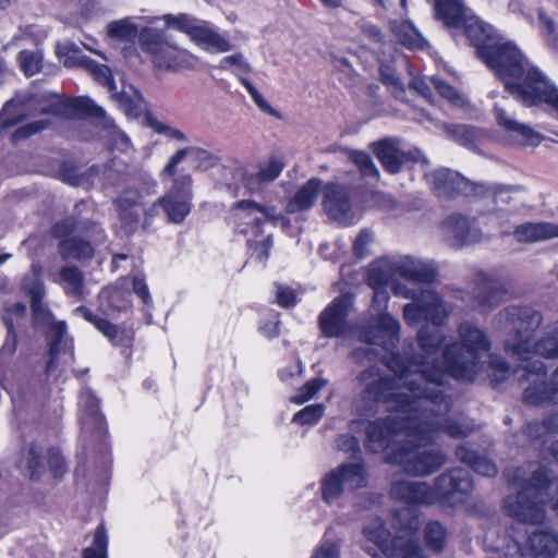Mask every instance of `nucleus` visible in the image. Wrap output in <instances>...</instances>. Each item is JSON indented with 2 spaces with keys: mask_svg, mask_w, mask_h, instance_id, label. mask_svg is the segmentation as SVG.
Segmentation results:
<instances>
[{
  "mask_svg": "<svg viewBox=\"0 0 558 558\" xmlns=\"http://www.w3.org/2000/svg\"><path fill=\"white\" fill-rule=\"evenodd\" d=\"M424 374L407 381L411 393L395 391L393 381L380 377L374 367H369L362 379L371 380L367 384L369 398L385 400L391 409L416 414V422L410 426V436L418 445L433 444L440 432L454 439L470 436L475 430L473 421L447 417L453 404L450 381H446L439 371Z\"/></svg>",
  "mask_w": 558,
  "mask_h": 558,
  "instance_id": "1",
  "label": "nucleus"
},
{
  "mask_svg": "<svg viewBox=\"0 0 558 558\" xmlns=\"http://www.w3.org/2000/svg\"><path fill=\"white\" fill-rule=\"evenodd\" d=\"M543 323L541 312L530 307L509 306L500 311L495 318V326L505 335L506 351L520 362V381H529L523 399L526 403L541 405L558 403V366L549 381H545L546 366L534 355L558 359V322L548 325L543 336L532 342L530 336Z\"/></svg>",
  "mask_w": 558,
  "mask_h": 558,
  "instance_id": "2",
  "label": "nucleus"
},
{
  "mask_svg": "<svg viewBox=\"0 0 558 558\" xmlns=\"http://www.w3.org/2000/svg\"><path fill=\"white\" fill-rule=\"evenodd\" d=\"M446 336L438 329V326H423L417 332V342L422 353H415L411 356L391 352L386 360L387 367L397 375V378L389 375H383L378 366L380 377H388L393 381L395 391L411 393L407 381L416 378L417 375L425 373H434L439 371L444 375V379L449 381L451 378L445 366V360L439 361L438 353L445 348Z\"/></svg>",
  "mask_w": 558,
  "mask_h": 558,
  "instance_id": "3",
  "label": "nucleus"
},
{
  "mask_svg": "<svg viewBox=\"0 0 558 558\" xmlns=\"http://www.w3.org/2000/svg\"><path fill=\"white\" fill-rule=\"evenodd\" d=\"M510 482L518 488L514 496L505 500L507 513L520 522L539 524L545 519V504L550 498V489L558 484L549 481L548 474L542 468L533 471L530 478H525L522 470H515Z\"/></svg>",
  "mask_w": 558,
  "mask_h": 558,
  "instance_id": "4",
  "label": "nucleus"
},
{
  "mask_svg": "<svg viewBox=\"0 0 558 558\" xmlns=\"http://www.w3.org/2000/svg\"><path fill=\"white\" fill-rule=\"evenodd\" d=\"M22 289L31 298L34 326L49 329L47 335L49 360L45 372L50 374L56 367V359L60 353H72V340L68 337L65 322H56L50 308L44 302L46 291L39 270L32 268L23 279Z\"/></svg>",
  "mask_w": 558,
  "mask_h": 558,
  "instance_id": "5",
  "label": "nucleus"
},
{
  "mask_svg": "<svg viewBox=\"0 0 558 558\" xmlns=\"http://www.w3.org/2000/svg\"><path fill=\"white\" fill-rule=\"evenodd\" d=\"M458 335L460 341L446 344L441 357L452 378L472 381L480 371L482 354L490 349V340L483 329L471 322L461 323Z\"/></svg>",
  "mask_w": 558,
  "mask_h": 558,
  "instance_id": "6",
  "label": "nucleus"
},
{
  "mask_svg": "<svg viewBox=\"0 0 558 558\" xmlns=\"http://www.w3.org/2000/svg\"><path fill=\"white\" fill-rule=\"evenodd\" d=\"M364 369L359 375V380L364 385L362 390L363 398L368 401L381 402L387 407V410L391 412H400L403 416L399 417H386L383 420H376L367 422L365 426L366 444L365 447L371 452L377 453L389 448L392 444L398 442L402 446L404 442H416L413 437L410 436L411 425L416 422V414L402 409H391L387 401L381 399L369 398L367 393V384L369 379H362V375L368 369Z\"/></svg>",
  "mask_w": 558,
  "mask_h": 558,
  "instance_id": "7",
  "label": "nucleus"
},
{
  "mask_svg": "<svg viewBox=\"0 0 558 558\" xmlns=\"http://www.w3.org/2000/svg\"><path fill=\"white\" fill-rule=\"evenodd\" d=\"M512 80L506 81L505 89L526 107L548 105L558 118V88L545 73L527 61L524 66L508 71Z\"/></svg>",
  "mask_w": 558,
  "mask_h": 558,
  "instance_id": "8",
  "label": "nucleus"
},
{
  "mask_svg": "<svg viewBox=\"0 0 558 558\" xmlns=\"http://www.w3.org/2000/svg\"><path fill=\"white\" fill-rule=\"evenodd\" d=\"M416 529L417 521L412 518L408 522L404 534L391 538L384 521L374 519L363 529L365 538V543L362 545L363 549L375 558L378 557L379 551L387 557L422 558L423 550L414 533Z\"/></svg>",
  "mask_w": 558,
  "mask_h": 558,
  "instance_id": "9",
  "label": "nucleus"
},
{
  "mask_svg": "<svg viewBox=\"0 0 558 558\" xmlns=\"http://www.w3.org/2000/svg\"><path fill=\"white\" fill-rule=\"evenodd\" d=\"M53 235L63 238L59 252L63 259H87L94 254L93 242H101L104 232L100 226L89 220L64 219L53 226Z\"/></svg>",
  "mask_w": 558,
  "mask_h": 558,
  "instance_id": "10",
  "label": "nucleus"
},
{
  "mask_svg": "<svg viewBox=\"0 0 558 558\" xmlns=\"http://www.w3.org/2000/svg\"><path fill=\"white\" fill-rule=\"evenodd\" d=\"M395 294L413 300L412 303L403 306V319L411 327L417 326L422 322L441 326L449 316L450 306L434 290L417 291L405 284H398L395 287Z\"/></svg>",
  "mask_w": 558,
  "mask_h": 558,
  "instance_id": "11",
  "label": "nucleus"
},
{
  "mask_svg": "<svg viewBox=\"0 0 558 558\" xmlns=\"http://www.w3.org/2000/svg\"><path fill=\"white\" fill-rule=\"evenodd\" d=\"M416 442H404L392 450L388 462L401 465L407 474L412 476H428L438 471L447 461V457L439 450H417L422 447Z\"/></svg>",
  "mask_w": 558,
  "mask_h": 558,
  "instance_id": "12",
  "label": "nucleus"
},
{
  "mask_svg": "<svg viewBox=\"0 0 558 558\" xmlns=\"http://www.w3.org/2000/svg\"><path fill=\"white\" fill-rule=\"evenodd\" d=\"M49 97L58 98L59 96L58 94L16 95L5 102L0 112V129L10 128L35 112L59 114L61 111L59 104H45Z\"/></svg>",
  "mask_w": 558,
  "mask_h": 558,
  "instance_id": "13",
  "label": "nucleus"
},
{
  "mask_svg": "<svg viewBox=\"0 0 558 558\" xmlns=\"http://www.w3.org/2000/svg\"><path fill=\"white\" fill-rule=\"evenodd\" d=\"M425 178L439 197H452L459 194L465 196L486 195L488 187L482 182H472L459 172L448 168H440L426 173Z\"/></svg>",
  "mask_w": 558,
  "mask_h": 558,
  "instance_id": "14",
  "label": "nucleus"
},
{
  "mask_svg": "<svg viewBox=\"0 0 558 558\" xmlns=\"http://www.w3.org/2000/svg\"><path fill=\"white\" fill-rule=\"evenodd\" d=\"M473 489L470 473L462 468L442 472L434 480L432 487L433 504L440 500L450 505L462 504Z\"/></svg>",
  "mask_w": 558,
  "mask_h": 558,
  "instance_id": "15",
  "label": "nucleus"
},
{
  "mask_svg": "<svg viewBox=\"0 0 558 558\" xmlns=\"http://www.w3.org/2000/svg\"><path fill=\"white\" fill-rule=\"evenodd\" d=\"M365 485L366 474L363 463H343L323 478L322 497L327 504H331L340 497L345 488L357 489Z\"/></svg>",
  "mask_w": 558,
  "mask_h": 558,
  "instance_id": "16",
  "label": "nucleus"
},
{
  "mask_svg": "<svg viewBox=\"0 0 558 558\" xmlns=\"http://www.w3.org/2000/svg\"><path fill=\"white\" fill-rule=\"evenodd\" d=\"M441 230L444 241L456 250L480 244L485 238L477 220L462 214L448 216L442 222Z\"/></svg>",
  "mask_w": 558,
  "mask_h": 558,
  "instance_id": "17",
  "label": "nucleus"
},
{
  "mask_svg": "<svg viewBox=\"0 0 558 558\" xmlns=\"http://www.w3.org/2000/svg\"><path fill=\"white\" fill-rule=\"evenodd\" d=\"M478 57L504 82L512 80L508 71L517 66L521 68L529 61L512 43L494 44L482 47Z\"/></svg>",
  "mask_w": 558,
  "mask_h": 558,
  "instance_id": "18",
  "label": "nucleus"
},
{
  "mask_svg": "<svg viewBox=\"0 0 558 558\" xmlns=\"http://www.w3.org/2000/svg\"><path fill=\"white\" fill-rule=\"evenodd\" d=\"M192 178L180 175L172 182L169 191L158 199L169 221L180 223L191 210Z\"/></svg>",
  "mask_w": 558,
  "mask_h": 558,
  "instance_id": "19",
  "label": "nucleus"
},
{
  "mask_svg": "<svg viewBox=\"0 0 558 558\" xmlns=\"http://www.w3.org/2000/svg\"><path fill=\"white\" fill-rule=\"evenodd\" d=\"M323 194V206L330 219L343 226L352 225L359 219L348 187L328 183L324 186Z\"/></svg>",
  "mask_w": 558,
  "mask_h": 558,
  "instance_id": "20",
  "label": "nucleus"
},
{
  "mask_svg": "<svg viewBox=\"0 0 558 558\" xmlns=\"http://www.w3.org/2000/svg\"><path fill=\"white\" fill-rule=\"evenodd\" d=\"M27 466L33 480H38L47 469L56 478L61 477L66 471L64 459L58 449L45 450L38 445L31 446L27 453Z\"/></svg>",
  "mask_w": 558,
  "mask_h": 558,
  "instance_id": "21",
  "label": "nucleus"
},
{
  "mask_svg": "<svg viewBox=\"0 0 558 558\" xmlns=\"http://www.w3.org/2000/svg\"><path fill=\"white\" fill-rule=\"evenodd\" d=\"M397 274L409 282L432 283L437 275V265L433 259L421 258L414 255L395 257Z\"/></svg>",
  "mask_w": 558,
  "mask_h": 558,
  "instance_id": "22",
  "label": "nucleus"
},
{
  "mask_svg": "<svg viewBox=\"0 0 558 558\" xmlns=\"http://www.w3.org/2000/svg\"><path fill=\"white\" fill-rule=\"evenodd\" d=\"M349 299L336 298L319 315V327L326 337H339L348 329Z\"/></svg>",
  "mask_w": 558,
  "mask_h": 558,
  "instance_id": "23",
  "label": "nucleus"
},
{
  "mask_svg": "<svg viewBox=\"0 0 558 558\" xmlns=\"http://www.w3.org/2000/svg\"><path fill=\"white\" fill-rule=\"evenodd\" d=\"M391 496L407 505H432V487L425 482L409 480L395 481L391 484Z\"/></svg>",
  "mask_w": 558,
  "mask_h": 558,
  "instance_id": "24",
  "label": "nucleus"
},
{
  "mask_svg": "<svg viewBox=\"0 0 558 558\" xmlns=\"http://www.w3.org/2000/svg\"><path fill=\"white\" fill-rule=\"evenodd\" d=\"M477 281L480 283L477 299L483 306H496L507 292L506 280L497 272L480 271Z\"/></svg>",
  "mask_w": 558,
  "mask_h": 558,
  "instance_id": "25",
  "label": "nucleus"
},
{
  "mask_svg": "<svg viewBox=\"0 0 558 558\" xmlns=\"http://www.w3.org/2000/svg\"><path fill=\"white\" fill-rule=\"evenodd\" d=\"M233 215L245 225H254L257 229L266 221L275 222L280 217L272 207L262 206L253 201H240L233 205Z\"/></svg>",
  "mask_w": 558,
  "mask_h": 558,
  "instance_id": "26",
  "label": "nucleus"
},
{
  "mask_svg": "<svg viewBox=\"0 0 558 558\" xmlns=\"http://www.w3.org/2000/svg\"><path fill=\"white\" fill-rule=\"evenodd\" d=\"M495 113L498 124L519 143L532 146L541 143L542 137L538 133L514 120L505 109L495 106Z\"/></svg>",
  "mask_w": 558,
  "mask_h": 558,
  "instance_id": "27",
  "label": "nucleus"
},
{
  "mask_svg": "<svg viewBox=\"0 0 558 558\" xmlns=\"http://www.w3.org/2000/svg\"><path fill=\"white\" fill-rule=\"evenodd\" d=\"M525 543L532 558H555L558 554V534L549 529L534 531Z\"/></svg>",
  "mask_w": 558,
  "mask_h": 558,
  "instance_id": "28",
  "label": "nucleus"
},
{
  "mask_svg": "<svg viewBox=\"0 0 558 558\" xmlns=\"http://www.w3.org/2000/svg\"><path fill=\"white\" fill-rule=\"evenodd\" d=\"M114 204L119 211V218L128 231H133L140 220V208L143 205V196L137 190H125Z\"/></svg>",
  "mask_w": 558,
  "mask_h": 558,
  "instance_id": "29",
  "label": "nucleus"
},
{
  "mask_svg": "<svg viewBox=\"0 0 558 558\" xmlns=\"http://www.w3.org/2000/svg\"><path fill=\"white\" fill-rule=\"evenodd\" d=\"M519 243H535L558 238V225L548 221L524 222L513 230Z\"/></svg>",
  "mask_w": 558,
  "mask_h": 558,
  "instance_id": "30",
  "label": "nucleus"
},
{
  "mask_svg": "<svg viewBox=\"0 0 558 558\" xmlns=\"http://www.w3.org/2000/svg\"><path fill=\"white\" fill-rule=\"evenodd\" d=\"M83 317L93 323L95 327L114 345L129 347L132 343L133 335L130 330L119 328L102 317L93 314L88 308L80 306L75 310Z\"/></svg>",
  "mask_w": 558,
  "mask_h": 558,
  "instance_id": "31",
  "label": "nucleus"
},
{
  "mask_svg": "<svg viewBox=\"0 0 558 558\" xmlns=\"http://www.w3.org/2000/svg\"><path fill=\"white\" fill-rule=\"evenodd\" d=\"M373 147L376 157L389 173H398L408 160V155L399 148L397 140L386 138L373 144Z\"/></svg>",
  "mask_w": 558,
  "mask_h": 558,
  "instance_id": "32",
  "label": "nucleus"
},
{
  "mask_svg": "<svg viewBox=\"0 0 558 558\" xmlns=\"http://www.w3.org/2000/svg\"><path fill=\"white\" fill-rule=\"evenodd\" d=\"M456 456L459 461L483 476L492 477L498 472L496 464L490 459L473 449L469 444L459 445Z\"/></svg>",
  "mask_w": 558,
  "mask_h": 558,
  "instance_id": "33",
  "label": "nucleus"
},
{
  "mask_svg": "<svg viewBox=\"0 0 558 558\" xmlns=\"http://www.w3.org/2000/svg\"><path fill=\"white\" fill-rule=\"evenodd\" d=\"M435 17L447 27H459L466 21V8L462 0H433Z\"/></svg>",
  "mask_w": 558,
  "mask_h": 558,
  "instance_id": "34",
  "label": "nucleus"
},
{
  "mask_svg": "<svg viewBox=\"0 0 558 558\" xmlns=\"http://www.w3.org/2000/svg\"><path fill=\"white\" fill-rule=\"evenodd\" d=\"M397 263L393 258H380L373 263L368 269L367 281L372 288H386L388 286L395 291Z\"/></svg>",
  "mask_w": 558,
  "mask_h": 558,
  "instance_id": "35",
  "label": "nucleus"
},
{
  "mask_svg": "<svg viewBox=\"0 0 558 558\" xmlns=\"http://www.w3.org/2000/svg\"><path fill=\"white\" fill-rule=\"evenodd\" d=\"M191 40L210 52H227L232 49V45L223 36L205 23L198 24L197 28L192 31Z\"/></svg>",
  "mask_w": 558,
  "mask_h": 558,
  "instance_id": "36",
  "label": "nucleus"
},
{
  "mask_svg": "<svg viewBox=\"0 0 558 558\" xmlns=\"http://www.w3.org/2000/svg\"><path fill=\"white\" fill-rule=\"evenodd\" d=\"M196 57L189 51L179 49L178 47L168 44L162 53L158 57L155 64L158 68H163L171 71L191 70L194 69Z\"/></svg>",
  "mask_w": 558,
  "mask_h": 558,
  "instance_id": "37",
  "label": "nucleus"
},
{
  "mask_svg": "<svg viewBox=\"0 0 558 558\" xmlns=\"http://www.w3.org/2000/svg\"><path fill=\"white\" fill-rule=\"evenodd\" d=\"M322 186L323 181L320 179H310L296 191L294 197L288 203L287 210L289 213H298L311 208L315 203Z\"/></svg>",
  "mask_w": 558,
  "mask_h": 558,
  "instance_id": "38",
  "label": "nucleus"
},
{
  "mask_svg": "<svg viewBox=\"0 0 558 558\" xmlns=\"http://www.w3.org/2000/svg\"><path fill=\"white\" fill-rule=\"evenodd\" d=\"M81 424L84 433L102 434L105 429V418L99 411L98 400L93 396H86L83 399V411L81 414Z\"/></svg>",
  "mask_w": 558,
  "mask_h": 558,
  "instance_id": "39",
  "label": "nucleus"
},
{
  "mask_svg": "<svg viewBox=\"0 0 558 558\" xmlns=\"http://www.w3.org/2000/svg\"><path fill=\"white\" fill-rule=\"evenodd\" d=\"M138 39L141 48L153 57L154 63L169 44L159 29L150 27L144 28L140 33Z\"/></svg>",
  "mask_w": 558,
  "mask_h": 558,
  "instance_id": "40",
  "label": "nucleus"
},
{
  "mask_svg": "<svg viewBox=\"0 0 558 558\" xmlns=\"http://www.w3.org/2000/svg\"><path fill=\"white\" fill-rule=\"evenodd\" d=\"M112 99L129 117H137L142 111L143 98L142 95L129 86L128 89L123 87L120 92H112Z\"/></svg>",
  "mask_w": 558,
  "mask_h": 558,
  "instance_id": "41",
  "label": "nucleus"
},
{
  "mask_svg": "<svg viewBox=\"0 0 558 558\" xmlns=\"http://www.w3.org/2000/svg\"><path fill=\"white\" fill-rule=\"evenodd\" d=\"M390 26L396 37L403 46L411 49H421L424 47V38L410 22L392 21Z\"/></svg>",
  "mask_w": 558,
  "mask_h": 558,
  "instance_id": "42",
  "label": "nucleus"
},
{
  "mask_svg": "<svg viewBox=\"0 0 558 558\" xmlns=\"http://www.w3.org/2000/svg\"><path fill=\"white\" fill-rule=\"evenodd\" d=\"M106 32L110 39L132 43L137 36V26L130 17H124L110 22L106 27Z\"/></svg>",
  "mask_w": 558,
  "mask_h": 558,
  "instance_id": "43",
  "label": "nucleus"
},
{
  "mask_svg": "<svg viewBox=\"0 0 558 558\" xmlns=\"http://www.w3.org/2000/svg\"><path fill=\"white\" fill-rule=\"evenodd\" d=\"M380 81L386 85L392 96L399 100H405V84L401 81L397 69L393 63H381L380 69Z\"/></svg>",
  "mask_w": 558,
  "mask_h": 558,
  "instance_id": "44",
  "label": "nucleus"
},
{
  "mask_svg": "<svg viewBox=\"0 0 558 558\" xmlns=\"http://www.w3.org/2000/svg\"><path fill=\"white\" fill-rule=\"evenodd\" d=\"M16 61L23 74L31 77L43 70L44 54L40 50L24 49L19 52Z\"/></svg>",
  "mask_w": 558,
  "mask_h": 558,
  "instance_id": "45",
  "label": "nucleus"
},
{
  "mask_svg": "<svg viewBox=\"0 0 558 558\" xmlns=\"http://www.w3.org/2000/svg\"><path fill=\"white\" fill-rule=\"evenodd\" d=\"M426 546L434 553L444 550L447 541V532L441 523L433 521L426 524L424 530Z\"/></svg>",
  "mask_w": 558,
  "mask_h": 558,
  "instance_id": "46",
  "label": "nucleus"
},
{
  "mask_svg": "<svg viewBox=\"0 0 558 558\" xmlns=\"http://www.w3.org/2000/svg\"><path fill=\"white\" fill-rule=\"evenodd\" d=\"M60 277L65 283V292L71 295H80L83 290V274L75 266H65L60 270Z\"/></svg>",
  "mask_w": 558,
  "mask_h": 558,
  "instance_id": "47",
  "label": "nucleus"
},
{
  "mask_svg": "<svg viewBox=\"0 0 558 558\" xmlns=\"http://www.w3.org/2000/svg\"><path fill=\"white\" fill-rule=\"evenodd\" d=\"M446 130L461 145L469 147L470 149L475 148V141L478 135V131L475 128L461 124H451L447 125Z\"/></svg>",
  "mask_w": 558,
  "mask_h": 558,
  "instance_id": "48",
  "label": "nucleus"
},
{
  "mask_svg": "<svg viewBox=\"0 0 558 558\" xmlns=\"http://www.w3.org/2000/svg\"><path fill=\"white\" fill-rule=\"evenodd\" d=\"M3 323L7 328V336L3 344L0 348V360L2 362L11 359L17 349V332L13 319L10 317H4Z\"/></svg>",
  "mask_w": 558,
  "mask_h": 558,
  "instance_id": "49",
  "label": "nucleus"
},
{
  "mask_svg": "<svg viewBox=\"0 0 558 558\" xmlns=\"http://www.w3.org/2000/svg\"><path fill=\"white\" fill-rule=\"evenodd\" d=\"M430 84L437 90V93L449 102L457 107H463L466 104L465 98L458 93V90L446 83L444 80L439 77H430Z\"/></svg>",
  "mask_w": 558,
  "mask_h": 558,
  "instance_id": "50",
  "label": "nucleus"
},
{
  "mask_svg": "<svg viewBox=\"0 0 558 558\" xmlns=\"http://www.w3.org/2000/svg\"><path fill=\"white\" fill-rule=\"evenodd\" d=\"M490 27L483 22H471L465 26V34L469 39L473 43V45L480 50L482 47H489L490 45L486 44L489 38ZM478 53V51H476Z\"/></svg>",
  "mask_w": 558,
  "mask_h": 558,
  "instance_id": "51",
  "label": "nucleus"
},
{
  "mask_svg": "<svg viewBox=\"0 0 558 558\" xmlns=\"http://www.w3.org/2000/svg\"><path fill=\"white\" fill-rule=\"evenodd\" d=\"M107 534L102 525H99L94 534L93 545L83 551V558H107Z\"/></svg>",
  "mask_w": 558,
  "mask_h": 558,
  "instance_id": "52",
  "label": "nucleus"
},
{
  "mask_svg": "<svg viewBox=\"0 0 558 558\" xmlns=\"http://www.w3.org/2000/svg\"><path fill=\"white\" fill-rule=\"evenodd\" d=\"M376 328L384 333L392 343L398 340L400 332V323L388 313H380L375 322Z\"/></svg>",
  "mask_w": 558,
  "mask_h": 558,
  "instance_id": "53",
  "label": "nucleus"
},
{
  "mask_svg": "<svg viewBox=\"0 0 558 558\" xmlns=\"http://www.w3.org/2000/svg\"><path fill=\"white\" fill-rule=\"evenodd\" d=\"M87 63V71L100 84L108 86L111 92L116 90V84L112 78L111 70L105 64H98L96 61L85 60Z\"/></svg>",
  "mask_w": 558,
  "mask_h": 558,
  "instance_id": "54",
  "label": "nucleus"
},
{
  "mask_svg": "<svg viewBox=\"0 0 558 558\" xmlns=\"http://www.w3.org/2000/svg\"><path fill=\"white\" fill-rule=\"evenodd\" d=\"M349 157L357 166L363 177H378V169L368 154L353 150L350 153Z\"/></svg>",
  "mask_w": 558,
  "mask_h": 558,
  "instance_id": "55",
  "label": "nucleus"
},
{
  "mask_svg": "<svg viewBox=\"0 0 558 558\" xmlns=\"http://www.w3.org/2000/svg\"><path fill=\"white\" fill-rule=\"evenodd\" d=\"M90 173H96V174H99L101 173L102 177H104V180L108 183V184H114L120 175H122L125 170L124 168H121L120 167V161L118 158H112L110 160V162L104 167H98V166H93L90 169H89Z\"/></svg>",
  "mask_w": 558,
  "mask_h": 558,
  "instance_id": "56",
  "label": "nucleus"
},
{
  "mask_svg": "<svg viewBox=\"0 0 558 558\" xmlns=\"http://www.w3.org/2000/svg\"><path fill=\"white\" fill-rule=\"evenodd\" d=\"M163 21L168 26H173L180 32L187 34L190 38L192 37V31L198 26L194 17L184 13L179 15L167 14L163 16Z\"/></svg>",
  "mask_w": 558,
  "mask_h": 558,
  "instance_id": "57",
  "label": "nucleus"
},
{
  "mask_svg": "<svg viewBox=\"0 0 558 558\" xmlns=\"http://www.w3.org/2000/svg\"><path fill=\"white\" fill-rule=\"evenodd\" d=\"M324 413L325 407L323 404H312L295 413L292 422L301 425L315 424L323 417Z\"/></svg>",
  "mask_w": 558,
  "mask_h": 558,
  "instance_id": "58",
  "label": "nucleus"
},
{
  "mask_svg": "<svg viewBox=\"0 0 558 558\" xmlns=\"http://www.w3.org/2000/svg\"><path fill=\"white\" fill-rule=\"evenodd\" d=\"M335 447L337 450L344 453H349L351 458L360 460L361 447L359 439L350 434H342L335 440Z\"/></svg>",
  "mask_w": 558,
  "mask_h": 558,
  "instance_id": "59",
  "label": "nucleus"
},
{
  "mask_svg": "<svg viewBox=\"0 0 558 558\" xmlns=\"http://www.w3.org/2000/svg\"><path fill=\"white\" fill-rule=\"evenodd\" d=\"M240 82L245 86L246 90L251 95L255 105L265 113L279 118V113L265 100L263 95L255 88V86L245 77L240 78Z\"/></svg>",
  "mask_w": 558,
  "mask_h": 558,
  "instance_id": "60",
  "label": "nucleus"
},
{
  "mask_svg": "<svg viewBox=\"0 0 558 558\" xmlns=\"http://www.w3.org/2000/svg\"><path fill=\"white\" fill-rule=\"evenodd\" d=\"M327 381L322 378H314L306 383L292 398L294 403L301 404L313 398L324 386H326Z\"/></svg>",
  "mask_w": 558,
  "mask_h": 558,
  "instance_id": "61",
  "label": "nucleus"
},
{
  "mask_svg": "<svg viewBox=\"0 0 558 558\" xmlns=\"http://www.w3.org/2000/svg\"><path fill=\"white\" fill-rule=\"evenodd\" d=\"M488 193H493L495 197V202L509 204L512 201V194L522 193L525 191L522 185H498V186H488Z\"/></svg>",
  "mask_w": 558,
  "mask_h": 558,
  "instance_id": "62",
  "label": "nucleus"
},
{
  "mask_svg": "<svg viewBox=\"0 0 558 558\" xmlns=\"http://www.w3.org/2000/svg\"><path fill=\"white\" fill-rule=\"evenodd\" d=\"M284 168L283 161L278 157H270L266 165L259 168V178L265 183H269L277 179Z\"/></svg>",
  "mask_w": 558,
  "mask_h": 558,
  "instance_id": "63",
  "label": "nucleus"
},
{
  "mask_svg": "<svg viewBox=\"0 0 558 558\" xmlns=\"http://www.w3.org/2000/svg\"><path fill=\"white\" fill-rule=\"evenodd\" d=\"M148 125L157 134L165 135L178 142H186L187 136L179 129L171 128L170 125L157 120L149 119Z\"/></svg>",
  "mask_w": 558,
  "mask_h": 558,
  "instance_id": "64",
  "label": "nucleus"
}]
</instances>
